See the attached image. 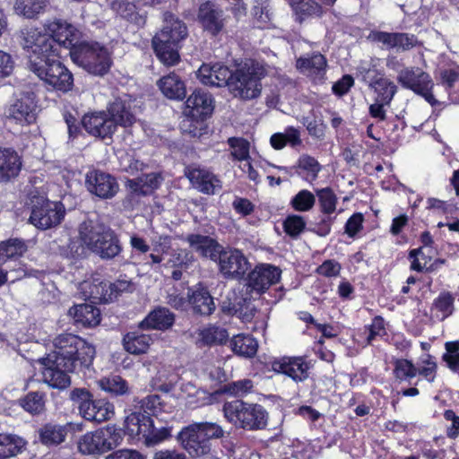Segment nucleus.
Here are the masks:
<instances>
[{
	"instance_id": "1",
	"label": "nucleus",
	"mask_w": 459,
	"mask_h": 459,
	"mask_svg": "<svg viewBox=\"0 0 459 459\" xmlns=\"http://www.w3.org/2000/svg\"><path fill=\"white\" fill-rule=\"evenodd\" d=\"M55 350L40 359L44 383L56 389L71 385L69 373L88 368L94 359L95 348L72 333H61L53 341Z\"/></svg>"
},
{
	"instance_id": "2",
	"label": "nucleus",
	"mask_w": 459,
	"mask_h": 459,
	"mask_svg": "<svg viewBox=\"0 0 459 459\" xmlns=\"http://www.w3.org/2000/svg\"><path fill=\"white\" fill-rule=\"evenodd\" d=\"M164 24L152 39V47L159 60L167 66L179 62V43L188 34L185 22L171 13H164Z\"/></svg>"
},
{
	"instance_id": "3",
	"label": "nucleus",
	"mask_w": 459,
	"mask_h": 459,
	"mask_svg": "<svg viewBox=\"0 0 459 459\" xmlns=\"http://www.w3.org/2000/svg\"><path fill=\"white\" fill-rule=\"evenodd\" d=\"M223 413L229 422L246 430L264 429L268 422V413L262 405L242 400L225 403Z\"/></svg>"
},
{
	"instance_id": "4",
	"label": "nucleus",
	"mask_w": 459,
	"mask_h": 459,
	"mask_svg": "<svg viewBox=\"0 0 459 459\" xmlns=\"http://www.w3.org/2000/svg\"><path fill=\"white\" fill-rule=\"evenodd\" d=\"M70 56L74 64L98 76L106 74L112 65L109 51L98 42H79L72 48Z\"/></svg>"
},
{
	"instance_id": "5",
	"label": "nucleus",
	"mask_w": 459,
	"mask_h": 459,
	"mask_svg": "<svg viewBox=\"0 0 459 459\" xmlns=\"http://www.w3.org/2000/svg\"><path fill=\"white\" fill-rule=\"evenodd\" d=\"M57 56L58 53L41 61L30 60L29 69L54 90L67 92L73 87L74 77Z\"/></svg>"
},
{
	"instance_id": "6",
	"label": "nucleus",
	"mask_w": 459,
	"mask_h": 459,
	"mask_svg": "<svg viewBox=\"0 0 459 459\" xmlns=\"http://www.w3.org/2000/svg\"><path fill=\"white\" fill-rule=\"evenodd\" d=\"M264 74L263 65L249 60L233 73L229 89L235 97L242 100L255 99L261 93L260 80Z\"/></svg>"
},
{
	"instance_id": "7",
	"label": "nucleus",
	"mask_w": 459,
	"mask_h": 459,
	"mask_svg": "<svg viewBox=\"0 0 459 459\" xmlns=\"http://www.w3.org/2000/svg\"><path fill=\"white\" fill-rule=\"evenodd\" d=\"M120 432L114 426L85 433L78 441V449L83 455H101L122 442Z\"/></svg>"
},
{
	"instance_id": "8",
	"label": "nucleus",
	"mask_w": 459,
	"mask_h": 459,
	"mask_svg": "<svg viewBox=\"0 0 459 459\" xmlns=\"http://www.w3.org/2000/svg\"><path fill=\"white\" fill-rule=\"evenodd\" d=\"M30 222L39 230L59 224L65 216V207L59 202H50L44 195H31Z\"/></svg>"
},
{
	"instance_id": "9",
	"label": "nucleus",
	"mask_w": 459,
	"mask_h": 459,
	"mask_svg": "<svg viewBox=\"0 0 459 459\" xmlns=\"http://www.w3.org/2000/svg\"><path fill=\"white\" fill-rule=\"evenodd\" d=\"M397 81L403 88L422 96L432 106L437 103L432 94L433 81L430 75L421 68L411 66L402 69L398 74Z\"/></svg>"
},
{
	"instance_id": "10",
	"label": "nucleus",
	"mask_w": 459,
	"mask_h": 459,
	"mask_svg": "<svg viewBox=\"0 0 459 459\" xmlns=\"http://www.w3.org/2000/svg\"><path fill=\"white\" fill-rule=\"evenodd\" d=\"M5 116L21 126L34 123L37 117V102L34 92L22 91L8 106Z\"/></svg>"
},
{
	"instance_id": "11",
	"label": "nucleus",
	"mask_w": 459,
	"mask_h": 459,
	"mask_svg": "<svg viewBox=\"0 0 459 459\" xmlns=\"http://www.w3.org/2000/svg\"><path fill=\"white\" fill-rule=\"evenodd\" d=\"M250 290L237 291L230 290L222 302V311L230 315H236L245 322H249L255 313V306L252 302V294Z\"/></svg>"
},
{
	"instance_id": "12",
	"label": "nucleus",
	"mask_w": 459,
	"mask_h": 459,
	"mask_svg": "<svg viewBox=\"0 0 459 459\" xmlns=\"http://www.w3.org/2000/svg\"><path fill=\"white\" fill-rule=\"evenodd\" d=\"M219 270L226 279H240L249 268V263L243 253L238 249L219 252L217 256Z\"/></svg>"
},
{
	"instance_id": "13",
	"label": "nucleus",
	"mask_w": 459,
	"mask_h": 459,
	"mask_svg": "<svg viewBox=\"0 0 459 459\" xmlns=\"http://www.w3.org/2000/svg\"><path fill=\"white\" fill-rule=\"evenodd\" d=\"M108 226L93 220L83 221L79 228L81 241L94 254H98L102 243L115 235Z\"/></svg>"
},
{
	"instance_id": "14",
	"label": "nucleus",
	"mask_w": 459,
	"mask_h": 459,
	"mask_svg": "<svg viewBox=\"0 0 459 459\" xmlns=\"http://www.w3.org/2000/svg\"><path fill=\"white\" fill-rule=\"evenodd\" d=\"M22 46L29 52L37 56L34 59L37 61H41L44 57H50L57 53V49L54 48L53 39L49 33L36 28H31L24 33ZM30 60L33 59L30 57Z\"/></svg>"
},
{
	"instance_id": "15",
	"label": "nucleus",
	"mask_w": 459,
	"mask_h": 459,
	"mask_svg": "<svg viewBox=\"0 0 459 459\" xmlns=\"http://www.w3.org/2000/svg\"><path fill=\"white\" fill-rule=\"evenodd\" d=\"M281 270L268 264L256 265L249 273L247 279V290L250 292L261 294L269 289L270 286L279 281Z\"/></svg>"
},
{
	"instance_id": "16",
	"label": "nucleus",
	"mask_w": 459,
	"mask_h": 459,
	"mask_svg": "<svg viewBox=\"0 0 459 459\" xmlns=\"http://www.w3.org/2000/svg\"><path fill=\"white\" fill-rule=\"evenodd\" d=\"M85 185L91 194L101 199L114 197L119 189L114 177L98 169L91 170L86 174Z\"/></svg>"
},
{
	"instance_id": "17",
	"label": "nucleus",
	"mask_w": 459,
	"mask_h": 459,
	"mask_svg": "<svg viewBox=\"0 0 459 459\" xmlns=\"http://www.w3.org/2000/svg\"><path fill=\"white\" fill-rule=\"evenodd\" d=\"M82 290H85L87 288L90 289L88 298L94 300L108 301L117 298L118 295L124 292H132L134 290V284L131 280L126 278L117 279L116 281L108 284L100 282V284H91L84 281L81 285Z\"/></svg>"
},
{
	"instance_id": "18",
	"label": "nucleus",
	"mask_w": 459,
	"mask_h": 459,
	"mask_svg": "<svg viewBox=\"0 0 459 459\" xmlns=\"http://www.w3.org/2000/svg\"><path fill=\"white\" fill-rule=\"evenodd\" d=\"M81 123L90 134L101 139L111 138L117 131L107 111L86 114Z\"/></svg>"
},
{
	"instance_id": "19",
	"label": "nucleus",
	"mask_w": 459,
	"mask_h": 459,
	"mask_svg": "<svg viewBox=\"0 0 459 459\" xmlns=\"http://www.w3.org/2000/svg\"><path fill=\"white\" fill-rule=\"evenodd\" d=\"M193 427L194 423L183 428L178 433V440L190 455L198 457L207 455L211 451V442L200 433L201 429L191 431Z\"/></svg>"
},
{
	"instance_id": "20",
	"label": "nucleus",
	"mask_w": 459,
	"mask_h": 459,
	"mask_svg": "<svg viewBox=\"0 0 459 459\" xmlns=\"http://www.w3.org/2000/svg\"><path fill=\"white\" fill-rule=\"evenodd\" d=\"M213 110L212 95L203 90H195L186 100L184 113L195 120H204Z\"/></svg>"
},
{
	"instance_id": "21",
	"label": "nucleus",
	"mask_w": 459,
	"mask_h": 459,
	"mask_svg": "<svg viewBox=\"0 0 459 459\" xmlns=\"http://www.w3.org/2000/svg\"><path fill=\"white\" fill-rule=\"evenodd\" d=\"M272 368L276 373L288 376L295 382H302L308 377V363L302 357H284L275 360Z\"/></svg>"
},
{
	"instance_id": "22",
	"label": "nucleus",
	"mask_w": 459,
	"mask_h": 459,
	"mask_svg": "<svg viewBox=\"0 0 459 459\" xmlns=\"http://www.w3.org/2000/svg\"><path fill=\"white\" fill-rule=\"evenodd\" d=\"M198 18L204 29L212 36L218 35L225 25L224 12L211 2L200 5Z\"/></svg>"
},
{
	"instance_id": "23",
	"label": "nucleus",
	"mask_w": 459,
	"mask_h": 459,
	"mask_svg": "<svg viewBox=\"0 0 459 459\" xmlns=\"http://www.w3.org/2000/svg\"><path fill=\"white\" fill-rule=\"evenodd\" d=\"M232 75V71L221 64L203 65L197 71V77L203 84L214 87H229Z\"/></svg>"
},
{
	"instance_id": "24",
	"label": "nucleus",
	"mask_w": 459,
	"mask_h": 459,
	"mask_svg": "<svg viewBox=\"0 0 459 459\" xmlns=\"http://www.w3.org/2000/svg\"><path fill=\"white\" fill-rule=\"evenodd\" d=\"M369 39L375 42L382 43L387 48H395L397 51L408 50L413 48L417 42L413 35L397 32L372 31Z\"/></svg>"
},
{
	"instance_id": "25",
	"label": "nucleus",
	"mask_w": 459,
	"mask_h": 459,
	"mask_svg": "<svg viewBox=\"0 0 459 459\" xmlns=\"http://www.w3.org/2000/svg\"><path fill=\"white\" fill-rule=\"evenodd\" d=\"M48 31L53 39L54 48L56 46L63 47L71 51L72 48L79 43L76 41V30L65 22L56 21L48 25Z\"/></svg>"
},
{
	"instance_id": "26",
	"label": "nucleus",
	"mask_w": 459,
	"mask_h": 459,
	"mask_svg": "<svg viewBox=\"0 0 459 459\" xmlns=\"http://www.w3.org/2000/svg\"><path fill=\"white\" fill-rule=\"evenodd\" d=\"M22 165L17 152L11 148H0V183H8L16 178Z\"/></svg>"
},
{
	"instance_id": "27",
	"label": "nucleus",
	"mask_w": 459,
	"mask_h": 459,
	"mask_svg": "<svg viewBox=\"0 0 459 459\" xmlns=\"http://www.w3.org/2000/svg\"><path fill=\"white\" fill-rule=\"evenodd\" d=\"M187 178L200 192L214 195L222 187L221 180L212 172L200 168L192 169Z\"/></svg>"
},
{
	"instance_id": "28",
	"label": "nucleus",
	"mask_w": 459,
	"mask_h": 459,
	"mask_svg": "<svg viewBox=\"0 0 459 459\" xmlns=\"http://www.w3.org/2000/svg\"><path fill=\"white\" fill-rule=\"evenodd\" d=\"M80 414L88 421L101 423L114 415V405L104 399L91 398L82 406Z\"/></svg>"
},
{
	"instance_id": "29",
	"label": "nucleus",
	"mask_w": 459,
	"mask_h": 459,
	"mask_svg": "<svg viewBox=\"0 0 459 459\" xmlns=\"http://www.w3.org/2000/svg\"><path fill=\"white\" fill-rule=\"evenodd\" d=\"M190 247L200 255L217 261L221 246L212 238L201 234H189L186 238Z\"/></svg>"
},
{
	"instance_id": "30",
	"label": "nucleus",
	"mask_w": 459,
	"mask_h": 459,
	"mask_svg": "<svg viewBox=\"0 0 459 459\" xmlns=\"http://www.w3.org/2000/svg\"><path fill=\"white\" fill-rule=\"evenodd\" d=\"M110 7L123 19L138 27H143L146 23L147 12H141L134 1L112 0Z\"/></svg>"
},
{
	"instance_id": "31",
	"label": "nucleus",
	"mask_w": 459,
	"mask_h": 459,
	"mask_svg": "<svg viewBox=\"0 0 459 459\" xmlns=\"http://www.w3.org/2000/svg\"><path fill=\"white\" fill-rule=\"evenodd\" d=\"M106 111L117 129L118 126H130L135 121V117L131 111L130 103L121 99H117L111 102Z\"/></svg>"
},
{
	"instance_id": "32",
	"label": "nucleus",
	"mask_w": 459,
	"mask_h": 459,
	"mask_svg": "<svg viewBox=\"0 0 459 459\" xmlns=\"http://www.w3.org/2000/svg\"><path fill=\"white\" fill-rule=\"evenodd\" d=\"M162 180L163 178L160 173L152 172L127 180L126 186L133 194L137 195H148L155 189L159 188Z\"/></svg>"
},
{
	"instance_id": "33",
	"label": "nucleus",
	"mask_w": 459,
	"mask_h": 459,
	"mask_svg": "<svg viewBox=\"0 0 459 459\" xmlns=\"http://www.w3.org/2000/svg\"><path fill=\"white\" fill-rule=\"evenodd\" d=\"M175 322V315L167 307H158L153 309L141 322L142 328H152L157 330H167L170 328Z\"/></svg>"
},
{
	"instance_id": "34",
	"label": "nucleus",
	"mask_w": 459,
	"mask_h": 459,
	"mask_svg": "<svg viewBox=\"0 0 459 459\" xmlns=\"http://www.w3.org/2000/svg\"><path fill=\"white\" fill-rule=\"evenodd\" d=\"M68 313L76 324L85 327L96 326L100 322V309L91 304L75 305L69 309Z\"/></svg>"
},
{
	"instance_id": "35",
	"label": "nucleus",
	"mask_w": 459,
	"mask_h": 459,
	"mask_svg": "<svg viewBox=\"0 0 459 459\" xmlns=\"http://www.w3.org/2000/svg\"><path fill=\"white\" fill-rule=\"evenodd\" d=\"M152 418L142 413L138 409L130 413L125 420V429L131 437L150 435Z\"/></svg>"
},
{
	"instance_id": "36",
	"label": "nucleus",
	"mask_w": 459,
	"mask_h": 459,
	"mask_svg": "<svg viewBox=\"0 0 459 459\" xmlns=\"http://www.w3.org/2000/svg\"><path fill=\"white\" fill-rule=\"evenodd\" d=\"M157 85L169 99L183 100L186 96V86L183 81L174 73L163 76L157 82Z\"/></svg>"
},
{
	"instance_id": "37",
	"label": "nucleus",
	"mask_w": 459,
	"mask_h": 459,
	"mask_svg": "<svg viewBox=\"0 0 459 459\" xmlns=\"http://www.w3.org/2000/svg\"><path fill=\"white\" fill-rule=\"evenodd\" d=\"M189 305L195 313L202 316H209L215 309L213 299L204 287H198L191 291Z\"/></svg>"
},
{
	"instance_id": "38",
	"label": "nucleus",
	"mask_w": 459,
	"mask_h": 459,
	"mask_svg": "<svg viewBox=\"0 0 459 459\" xmlns=\"http://www.w3.org/2000/svg\"><path fill=\"white\" fill-rule=\"evenodd\" d=\"M67 427L55 423H47L39 429V439L41 444L50 446H57L65 440Z\"/></svg>"
},
{
	"instance_id": "39",
	"label": "nucleus",
	"mask_w": 459,
	"mask_h": 459,
	"mask_svg": "<svg viewBox=\"0 0 459 459\" xmlns=\"http://www.w3.org/2000/svg\"><path fill=\"white\" fill-rule=\"evenodd\" d=\"M296 67L309 76L323 77L326 67V59L321 54H315L310 57H300L296 62Z\"/></svg>"
},
{
	"instance_id": "40",
	"label": "nucleus",
	"mask_w": 459,
	"mask_h": 459,
	"mask_svg": "<svg viewBox=\"0 0 459 459\" xmlns=\"http://www.w3.org/2000/svg\"><path fill=\"white\" fill-rule=\"evenodd\" d=\"M25 446L26 441L22 437L11 433H0V459L17 455Z\"/></svg>"
},
{
	"instance_id": "41",
	"label": "nucleus",
	"mask_w": 459,
	"mask_h": 459,
	"mask_svg": "<svg viewBox=\"0 0 459 459\" xmlns=\"http://www.w3.org/2000/svg\"><path fill=\"white\" fill-rule=\"evenodd\" d=\"M152 342V338L143 333H128L123 338V345L131 354L145 353Z\"/></svg>"
},
{
	"instance_id": "42",
	"label": "nucleus",
	"mask_w": 459,
	"mask_h": 459,
	"mask_svg": "<svg viewBox=\"0 0 459 459\" xmlns=\"http://www.w3.org/2000/svg\"><path fill=\"white\" fill-rule=\"evenodd\" d=\"M47 6V0H15L13 9L16 14L26 19H36Z\"/></svg>"
},
{
	"instance_id": "43",
	"label": "nucleus",
	"mask_w": 459,
	"mask_h": 459,
	"mask_svg": "<svg viewBox=\"0 0 459 459\" xmlns=\"http://www.w3.org/2000/svg\"><path fill=\"white\" fill-rule=\"evenodd\" d=\"M232 351L242 357L252 358L256 354L258 343L250 335L238 334L230 341Z\"/></svg>"
},
{
	"instance_id": "44",
	"label": "nucleus",
	"mask_w": 459,
	"mask_h": 459,
	"mask_svg": "<svg viewBox=\"0 0 459 459\" xmlns=\"http://www.w3.org/2000/svg\"><path fill=\"white\" fill-rule=\"evenodd\" d=\"M98 385L102 391L113 396L125 395L130 392L127 382L120 376L102 378L98 382Z\"/></svg>"
},
{
	"instance_id": "45",
	"label": "nucleus",
	"mask_w": 459,
	"mask_h": 459,
	"mask_svg": "<svg viewBox=\"0 0 459 459\" xmlns=\"http://www.w3.org/2000/svg\"><path fill=\"white\" fill-rule=\"evenodd\" d=\"M290 5L299 22L308 16H318L322 13L321 5L314 0H292Z\"/></svg>"
},
{
	"instance_id": "46",
	"label": "nucleus",
	"mask_w": 459,
	"mask_h": 459,
	"mask_svg": "<svg viewBox=\"0 0 459 459\" xmlns=\"http://www.w3.org/2000/svg\"><path fill=\"white\" fill-rule=\"evenodd\" d=\"M27 250L24 241L19 238H10L0 243V263H4L8 258L22 255Z\"/></svg>"
},
{
	"instance_id": "47",
	"label": "nucleus",
	"mask_w": 459,
	"mask_h": 459,
	"mask_svg": "<svg viewBox=\"0 0 459 459\" xmlns=\"http://www.w3.org/2000/svg\"><path fill=\"white\" fill-rule=\"evenodd\" d=\"M134 403H135L134 405L135 409H138L142 413L149 416L150 418L151 416L157 415L160 412L164 406L160 395L158 394L147 395L141 400L134 399Z\"/></svg>"
},
{
	"instance_id": "48",
	"label": "nucleus",
	"mask_w": 459,
	"mask_h": 459,
	"mask_svg": "<svg viewBox=\"0 0 459 459\" xmlns=\"http://www.w3.org/2000/svg\"><path fill=\"white\" fill-rule=\"evenodd\" d=\"M201 342L206 345L221 344L229 337L227 331L220 326L210 325L200 331Z\"/></svg>"
},
{
	"instance_id": "49",
	"label": "nucleus",
	"mask_w": 459,
	"mask_h": 459,
	"mask_svg": "<svg viewBox=\"0 0 459 459\" xmlns=\"http://www.w3.org/2000/svg\"><path fill=\"white\" fill-rule=\"evenodd\" d=\"M375 91L380 98L379 101L389 104L397 91L396 85L386 78H379L374 82Z\"/></svg>"
},
{
	"instance_id": "50",
	"label": "nucleus",
	"mask_w": 459,
	"mask_h": 459,
	"mask_svg": "<svg viewBox=\"0 0 459 459\" xmlns=\"http://www.w3.org/2000/svg\"><path fill=\"white\" fill-rule=\"evenodd\" d=\"M316 203L315 195L308 190H301L295 195L290 204L292 208L297 212H307L310 211Z\"/></svg>"
},
{
	"instance_id": "51",
	"label": "nucleus",
	"mask_w": 459,
	"mask_h": 459,
	"mask_svg": "<svg viewBox=\"0 0 459 459\" xmlns=\"http://www.w3.org/2000/svg\"><path fill=\"white\" fill-rule=\"evenodd\" d=\"M97 254L101 259H113L122 251V246L117 234L106 239Z\"/></svg>"
},
{
	"instance_id": "52",
	"label": "nucleus",
	"mask_w": 459,
	"mask_h": 459,
	"mask_svg": "<svg viewBox=\"0 0 459 459\" xmlns=\"http://www.w3.org/2000/svg\"><path fill=\"white\" fill-rule=\"evenodd\" d=\"M297 167L307 172L306 179L310 182L317 178L318 172L321 169L318 161L314 157L307 154H303L299 158Z\"/></svg>"
},
{
	"instance_id": "53",
	"label": "nucleus",
	"mask_w": 459,
	"mask_h": 459,
	"mask_svg": "<svg viewBox=\"0 0 459 459\" xmlns=\"http://www.w3.org/2000/svg\"><path fill=\"white\" fill-rule=\"evenodd\" d=\"M321 211L325 214H332L336 209L337 197L329 187L322 188L316 192Z\"/></svg>"
},
{
	"instance_id": "54",
	"label": "nucleus",
	"mask_w": 459,
	"mask_h": 459,
	"mask_svg": "<svg viewBox=\"0 0 459 459\" xmlns=\"http://www.w3.org/2000/svg\"><path fill=\"white\" fill-rule=\"evenodd\" d=\"M43 394L39 392L29 393L22 401V408L32 414H39L44 410Z\"/></svg>"
},
{
	"instance_id": "55",
	"label": "nucleus",
	"mask_w": 459,
	"mask_h": 459,
	"mask_svg": "<svg viewBox=\"0 0 459 459\" xmlns=\"http://www.w3.org/2000/svg\"><path fill=\"white\" fill-rule=\"evenodd\" d=\"M228 143L232 149L231 155L238 160L247 161L249 156V142L244 138L231 137Z\"/></svg>"
},
{
	"instance_id": "56",
	"label": "nucleus",
	"mask_w": 459,
	"mask_h": 459,
	"mask_svg": "<svg viewBox=\"0 0 459 459\" xmlns=\"http://www.w3.org/2000/svg\"><path fill=\"white\" fill-rule=\"evenodd\" d=\"M191 290L186 295L177 289H171L166 297V303L177 310H186L190 302Z\"/></svg>"
},
{
	"instance_id": "57",
	"label": "nucleus",
	"mask_w": 459,
	"mask_h": 459,
	"mask_svg": "<svg viewBox=\"0 0 459 459\" xmlns=\"http://www.w3.org/2000/svg\"><path fill=\"white\" fill-rule=\"evenodd\" d=\"M305 227L306 222L300 215H289L283 221L284 231L291 238H298Z\"/></svg>"
},
{
	"instance_id": "58",
	"label": "nucleus",
	"mask_w": 459,
	"mask_h": 459,
	"mask_svg": "<svg viewBox=\"0 0 459 459\" xmlns=\"http://www.w3.org/2000/svg\"><path fill=\"white\" fill-rule=\"evenodd\" d=\"M195 429H197V431L201 429L200 433H203L207 437L208 442L212 438H221L224 436L223 429L214 422H194L191 431H195Z\"/></svg>"
},
{
	"instance_id": "59",
	"label": "nucleus",
	"mask_w": 459,
	"mask_h": 459,
	"mask_svg": "<svg viewBox=\"0 0 459 459\" xmlns=\"http://www.w3.org/2000/svg\"><path fill=\"white\" fill-rule=\"evenodd\" d=\"M418 372V368L407 359H396L394 362V375L400 380L413 378Z\"/></svg>"
},
{
	"instance_id": "60",
	"label": "nucleus",
	"mask_w": 459,
	"mask_h": 459,
	"mask_svg": "<svg viewBox=\"0 0 459 459\" xmlns=\"http://www.w3.org/2000/svg\"><path fill=\"white\" fill-rule=\"evenodd\" d=\"M122 170L134 176L140 171H143L147 165L132 156L126 155L120 161Z\"/></svg>"
},
{
	"instance_id": "61",
	"label": "nucleus",
	"mask_w": 459,
	"mask_h": 459,
	"mask_svg": "<svg viewBox=\"0 0 459 459\" xmlns=\"http://www.w3.org/2000/svg\"><path fill=\"white\" fill-rule=\"evenodd\" d=\"M150 435L145 436V441L149 446H154L169 436V430L166 428L155 429L152 420H151Z\"/></svg>"
},
{
	"instance_id": "62",
	"label": "nucleus",
	"mask_w": 459,
	"mask_h": 459,
	"mask_svg": "<svg viewBox=\"0 0 459 459\" xmlns=\"http://www.w3.org/2000/svg\"><path fill=\"white\" fill-rule=\"evenodd\" d=\"M454 298L448 293H441L438 298L435 300V307L443 312L446 316L450 315L453 311Z\"/></svg>"
},
{
	"instance_id": "63",
	"label": "nucleus",
	"mask_w": 459,
	"mask_h": 459,
	"mask_svg": "<svg viewBox=\"0 0 459 459\" xmlns=\"http://www.w3.org/2000/svg\"><path fill=\"white\" fill-rule=\"evenodd\" d=\"M92 398V394L85 388H74L70 393V399L78 404L79 411Z\"/></svg>"
},
{
	"instance_id": "64",
	"label": "nucleus",
	"mask_w": 459,
	"mask_h": 459,
	"mask_svg": "<svg viewBox=\"0 0 459 459\" xmlns=\"http://www.w3.org/2000/svg\"><path fill=\"white\" fill-rule=\"evenodd\" d=\"M106 459H145L138 451L133 449H119L106 456Z\"/></svg>"
}]
</instances>
